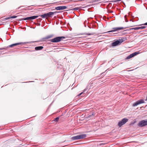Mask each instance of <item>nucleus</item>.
<instances>
[{
  "instance_id": "obj_7",
  "label": "nucleus",
  "mask_w": 147,
  "mask_h": 147,
  "mask_svg": "<svg viewBox=\"0 0 147 147\" xmlns=\"http://www.w3.org/2000/svg\"><path fill=\"white\" fill-rule=\"evenodd\" d=\"M144 100L143 99H141L140 100H138L136 102L134 103L133 105V107H135L137 106L138 105H139L142 103H144Z\"/></svg>"
},
{
  "instance_id": "obj_3",
  "label": "nucleus",
  "mask_w": 147,
  "mask_h": 147,
  "mask_svg": "<svg viewBox=\"0 0 147 147\" xmlns=\"http://www.w3.org/2000/svg\"><path fill=\"white\" fill-rule=\"evenodd\" d=\"M65 38L63 36H59L51 40V42H57L60 41Z\"/></svg>"
},
{
  "instance_id": "obj_4",
  "label": "nucleus",
  "mask_w": 147,
  "mask_h": 147,
  "mask_svg": "<svg viewBox=\"0 0 147 147\" xmlns=\"http://www.w3.org/2000/svg\"><path fill=\"white\" fill-rule=\"evenodd\" d=\"M123 39H119V40L115 41L112 44V46H116L120 44L123 41Z\"/></svg>"
},
{
  "instance_id": "obj_11",
  "label": "nucleus",
  "mask_w": 147,
  "mask_h": 147,
  "mask_svg": "<svg viewBox=\"0 0 147 147\" xmlns=\"http://www.w3.org/2000/svg\"><path fill=\"white\" fill-rule=\"evenodd\" d=\"M43 48L42 46H39L35 47V50L36 51L40 50H42Z\"/></svg>"
},
{
  "instance_id": "obj_9",
  "label": "nucleus",
  "mask_w": 147,
  "mask_h": 147,
  "mask_svg": "<svg viewBox=\"0 0 147 147\" xmlns=\"http://www.w3.org/2000/svg\"><path fill=\"white\" fill-rule=\"evenodd\" d=\"M27 43H28V42H25L17 43L11 44V45H9V47H11L13 46H16L17 45H24V44H26Z\"/></svg>"
},
{
  "instance_id": "obj_20",
  "label": "nucleus",
  "mask_w": 147,
  "mask_h": 147,
  "mask_svg": "<svg viewBox=\"0 0 147 147\" xmlns=\"http://www.w3.org/2000/svg\"><path fill=\"white\" fill-rule=\"evenodd\" d=\"M146 27L144 26H142L141 27H139V29H144Z\"/></svg>"
},
{
  "instance_id": "obj_25",
  "label": "nucleus",
  "mask_w": 147,
  "mask_h": 147,
  "mask_svg": "<svg viewBox=\"0 0 147 147\" xmlns=\"http://www.w3.org/2000/svg\"><path fill=\"white\" fill-rule=\"evenodd\" d=\"M110 12L111 13H112L113 12V11H110Z\"/></svg>"
},
{
  "instance_id": "obj_14",
  "label": "nucleus",
  "mask_w": 147,
  "mask_h": 147,
  "mask_svg": "<svg viewBox=\"0 0 147 147\" xmlns=\"http://www.w3.org/2000/svg\"><path fill=\"white\" fill-rule=\"evenodd\" d=\"M133 57V55H132V54H131L130 55H129V56H128L125 59V60H127V59H130V58H131Z\"/></svg>"
},
{
  "instance_id": "obj_23",
  "label": "nucleus",
  "mask_w": 147,
  "mask_h": 147,
  "mask_svg": "<svg viewBox=\"0 0 147 147\" xmlns=\"http://www.w3.org/2000/svg\"><path fill=\"white\" fill-rule=\"evenodd\" d=\"M143 25H147V22L142 24Z\"/></svg>"
},
{
  "instance_id": "obj_5",
  "label": "nucleus",
  "mask_w": 147,
  "mask_h": 147,
  "mask_svg": "<svg viewBox=\"0 0 147 147\" xmlns=\"http://www.w3.org/2000/svg\"><path fill=\"white\" fill-rule=\"evenodd\" d=\"M128 119L127 118H123L121 121H119L118 124V125L119 127H121L122 125L128 121Z\"/></svg>"
},
{
  "instance_id": "obj_29",
  "label": "nucleus",
  "mask_w": 147,
  "mask_h": 147,
  "mask_svg": "<svg viewBox=\"0 0 147 147\" xmlns=\"http://www.w3.org/2000/svg\"><path fill=\"white\" fill-rule=\"evenodd\" d=\"M125 21H126V22H128V21L127 20H125Z\"/></svg>"
},
{
  "instance_id": "obj_15",
  "label": "nucleus",
  "mask_w": 147,
  "mask_h": 147,
  "mask_svg": "<svg viewBox=\"0 0 147 147\" xmlns=\"http://www.w3.org/2000/svg\"><path fill=\"white\" fill-rule=\"evenodd\" d=\"M21 20H29V17H27L25 18H22Z\"/></svg>"
},
{
  "instance_id": "obj_6",
  "label": "nucleus",
  "mask_w": 147,
  "mask_h": 147,
  "mask_svg": "<svg viewBox=\"0 0 147 147\" xmlns=\"http://www.w3.org/2000/svg\"><path fill=\"white\" fill-rule=\"evenodd\" d=\"M138 125L140 127H142L147 125V119L143 120L140 121Z\"/></svg>"
},
{
  "instance_id": "obj_18",
  "label": "nucleus",
  "mask_w": 147,
  "mask_h": 147,
  "mask_svg": "<svg viewBox=\"0 0 147 147\" xmlns=\"http://www.w3.org/2000/svg\"><path fill=\"white\" fill-rule=\"evenodd\" d=\"M138 53H139L138 52H134V53H132V55H133V57H134V56L135 55L138 54Z\"/></svg>"
},
{
  "instance_id": "obj_21",
  "label": "nucleus",
  "mask_w": 147,
  "mask_h": 147,
  "mask_svg": "<svg viewBox=\"0 0 147 147\" xmlns=\"http://www.w3.org/2000/svg\"><path fill=\"white\" fill-rule=\"evenodd\" d=\"M92 115H94V113H92V115H89V116H88V117H90L91 116H92Z\"/></svg>"
},
{
  "instance_id": "obj_27",
  "label": "nucleus",
  "mask_w": 147,
  "mask_h": 147,
  "mask_svg": "<svg viewBox=\"0 0 147 147\" xmlns=\"http://www.w3.org/2000/svg\"><path fill=\"white\" fill-rule=\"evenodd\" d=\"M124 17H125V19H126V16H125Z\"/></svg>"
},
{
  "instance_id": "obj_13",
  "label": "nucleus",
  "mask_w": 147,
  "mask_h": 147,
  "mask_svg": "<svg viewBox=\"0 0 147 147\" xmlns=\"http://www.w3.org/2000/svg\"><path fill=\"white\" fill-rule=\"evenodd\" d=\"M17 17V16H10V17H9L6 18H5V20H7L9 19L10 18H16Z\"/></svg>"
},
{
  "instance_id": "obj_10",
  "label": "nucleus",
  "mask_w": 147,
  "mask_h": 147,
  "mask_svg": "<svg viewBox=\"0 0 147 147\" xmlns=\"http://www.w3.org/2000/svg\"><path fill=\"white\" fill-rule=\"evenodd\" d=\"M67 7L65 6H61L57 7L55 9L57 10H61L65 9Z\"/></svg>"
},
{
  "instance_id": "obj_2",
  "label": "nucleus",
  "mask_w": 147,
  "mask_h": 147,
  "mask_svg": "<svg viewBox=\"0 0 147 147\" xmlns=\"http://www.w3.org/2000/svg\"><path fill=\"white\" fill-rule=\"evenodd\" d=\"M54 13V12H49L44 14L40 15L39 16L43 18H48L51 17V16L53 15Z\"/></svg>"
},
{
  "instance_id": "obj_28",
  "label": "nucleus",
  "mask_w": 147,
  "mask_h": 147,
  "mask_svg": "<svg viewBox=\"0 0 147 147\" xmlns=\"http://www.w3.org/2000/svg\"><path fill=\"white\" fill-rule=\"evenodd\" d=\"M145 100L147 102V97H146V99Z\"/></svg>"
},
{
  "instance_id": "obj_16",
  "label": "nucleus",
  "mask_w": 147,
  "mask_h": 147,
  "mask_svg": "<svg viewBox=\"0 0 147 147\" xmlns=\"http://www.w3.org/2000/svg\"><path fill=\"white\" fill-rule=\"evenodd\" d=\"M138 29H139V27H136L133 28H132L130 29V30H138Z\"/></svg>"
},
{
  "instance_id": "obj_17",
  "label": "nucleus",
  "mask_w": 147,
  "mask_h": 147,
  "mask_svg": "<svg viewBox=\"0 0 147 147\" xmlns=\"http://www.w3.org/2000/svg\"><path fill=\"white\" fill-rule=\"evenodd\" d=\"M49 38H50V37H47L43 38L42 39V41H45L47 39Z\"/></svg>"
},
{
  "instance_id": "obj_12",
  "label": "nucleus",
  "mask_w": 147,
  "mask_h": 147,
  "mask_svg": "<svg viewBox=\"0 0 147 147\" xmlns=\"http://www.w3.org/2000/svg\"><path fill=\"white\" fill-rule=\"evenodd\" d=\"M38 16H30L29 17V20H33L34 19H35L38 17Z\"/></svg>"
},
{
  "instance_id": "obj_22",
  "label": "nucleus",
  "mask_w": 147,
  "mask_h": 147,
  "mask_svg": "<svg viewBox=\"0 0 147 147\" xmlns=\"http://www.w3.org/2000/svg\"><path fill=\"white\" fill-rule=\"evenodd\" d=\"M79 9V8L78 7H76V8H74V9L77 10H78Z\"/></svg>"
},
{
  "instance_id": "obj_26",
  "label": "nucleus",
  "mask_w": 147,
  "mask_h": 147,
  "mask_svg": "<svg viewBox=\"0 0 147 147\" xmlns=\"http://www.w3.org/2000/svg\"><path fill=\"white\" fill-rule=\"evenodd\" d=\"M87 34L88 35H90L91 34Z\"/></svg>"
},
{
  "instance_id": "obj_8",
  "label": "nucleus",
  "mask_w": 147,
  "mask_h": 147,
  "mask_svg": "<svg viewBox=\"0 0 147 147\" xmlns=\"http://www.w3.org/2000/svg\"><path fill=\"white\" fill-rule=\"evenodd\" d=\"M124 28L123 27H116L113 28V30L109 31L107 32H115L117 30H120L121 29H122L124 28Z\"/></svg>"
},
{
  "instance_id": "obj_24",
  "label": "nucleus",
  "mask_w": 147,
  "mask_h": 147,
  "mask_svg": "<svg viewBox=\"0 0 147 147\" xmlns=\"http://www.w3.org/2000/svg\"><path fill=\"white\" fill-rule=\"evenodd\" d=\"M83 92H82L80 94H79V96H80L82 93H83Z\"/></svg>"
},
{
  "instance_id": "obj_19",
  "label": "nucleus",
  "mask_w": 147,
  "mask_h": 147,
  "mask_svg": "<svg viewBox=\"0 0 147 147\" xmlns=\"http://www.w3.org/2000/svg\"><path fill=\"white\" fill-rule=\"evenodd\" d=\"M59 117H57L55 119V120H54V121L55 122H57L59 120Z\"/></svg>"
},
{
  "instance_id": "obj_1",
  "label": "nucleus",
  "mask_w": 147,
  "mask_h": 147,
  "mask_svg": "<svg viewBox=\"0 0 147 147\" xmlns=\"http://www.w3.org/2000/svg\"><path fill=\"white\" fill-rule=\"evenodd\" d=\"M86 134H83L73 136L72 137L71 139L73 140H76L84 138H86Z\"/></svg>"
}]
</instances>
